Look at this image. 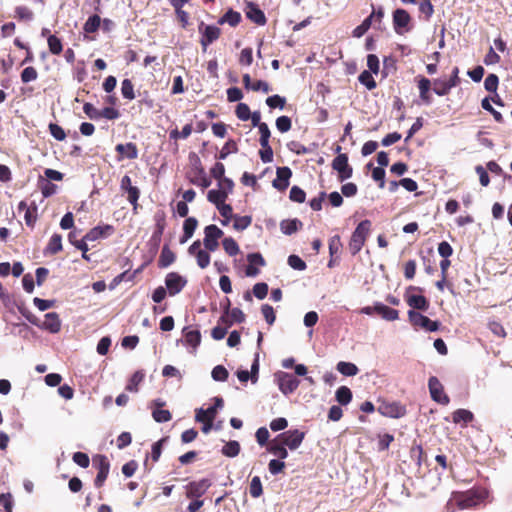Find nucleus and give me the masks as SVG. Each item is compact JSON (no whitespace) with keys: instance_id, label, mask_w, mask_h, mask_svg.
I'll list each match as a JSON object with an SVG mask.
<instances>
[{"instance_id":"774afa93","label":"nucleus","mask_w":512,"mask_h":512,"mask_svg":"<svg viewBox=\"0 0 512 512\" xmlns=\"http://www.w3.org/2000/svg\"><path fill=\"white\" fill-rule=\"evenodd\" d=\"M250 108L247 104L245 103H239L237 106H236V110H235V114L236 116L242 120V121H247L250 119Z\"/></svg>"},{"instance_id":"58836bf2","label":"nucleus","mask_w":512,"mask_h":512,"mask_svg":"<svg viewBox=\"0 0 512 512\" xmlns=\"http://www.w3.org/2000/svg\"><path fill=\"white\" fill-rule=\"evenodd\" d=\"M101 25V18L99 15L94 14L90 16L87 21L84 23L83 30L86 33H94L96 32Z\"/></svg>"},{"instance_id":"5fc2aeb1","label":"nucleus","mask_w":512,"mask_h":512,"mask_svg":"<svg viewBox=\"0 0 512 512\" xmlns=\"http://www.w3.org/2000/svg\"><path fill=\"white\" fill-rule=\"evenodd\" d=\"M15 17L21 21H30L33 19L34 14L32 10L26 6H17L15 8Z\"/></svg>"},{"instance_id":"a211bd4d","label":"nucleus","mask_w":512,"mask_h":512,"mask_svg":"<svg viewBox=\"0 0 512 512\" xmlns=\"http://www.w3.org/2000/svg\"><path fill=\"white\" fill-rule=\"evenodd\" d=\"M113 232H114V227L112 225H109V224L99 225V226H96V227L90 229L85 234V239H87L88 241H96L100 238H106V237L110 236L111 234H113Z\"/></svg>"},{"instance_id":"e433bc0d","label":"nucleus","mask_w":512,"mask_h":512,"mask_svg":"<svg viewBox=\"0 0 512 512\" xmlns=\"http://www.w3.org/2000/svg\"><path fill=\"white\" fill-rule=\"evenodd\" d=\"M144 373L142 371H136L130 378L128 384L125 387L126 391L129 392H138L139 384L144 380Z\"/></svg>"},{"instance_id":"423d86ee","label":"nucleus","mask_w":512,"mask_h":512,"mask_svg":"<svg viewBox=\"0 0 512 512\" xmlns=\"http://www.w3.org/2000/svg\"><path fill=\"white\" fill-rule=\"evenodd\" d=\"M377 411L385 416V417H391V418H400L403 417L406 414V408L404 405H402L400 402L397 401H386L382 400L380 401Z\"/></svg>"},{"instance_id":"9b49d317","label":"nucleus","mask_w":512,"mask_h":512,"mask_svg":"<svg viewBox=\"0 0 512 512\" xmlns=\"http://www.w3.org/2000/svg\"><path fill=\"white\" fill-rule=\"evenodd\" d=\"M201 245L202 243L200 240L194 241L189 246L188 253L196 258L197 265L201 269H205L209 266L211 257L209 254L210 251L206 250V248L201 249Z\"/></svg>"},{"instance_id":"338daca9","label":"nucleus","mask_w":512,"mask_h":512,"mask_svg":"<svg viewBox=\"0 0 512 512\" xmlns=\"http://www.w3.org/2000/svg\"><path fill=\"white\" fill-rule=\"evenodd\" d=\"M72 460L81 468H87L90 464L89 456L84 452H75L72 456Z\"/></svg>"},{"instance_id":"bb28decb","label":"nucleus","mask_w":512,"mask_h":512,"mask_svg":"<svg viewBox=\"0 0 512 512\" xmlns=\"http://www.w3.org/2000/svg\"><path fill=\"white\" fill-rule=\"evenodd\" d=\"M175 259V253L169 248L168 245H164L158 259V266L160 268H166L173 264Z\"/></svg>"},{"instance_id":"f8f14e48","label":"nucleus","mask_w":512,"mask_h":512,"mask_svg":"<svg viewBox=\"0 0 512 512\" xmlns=\"http://www.w3.org/2000/svg\"><path fill=\"white\" fill-rule=\"evenodd\" d=\"M187 284V279L177 272H170L165 277V285L170 296L180 293Z\"/></svg>"},{"instance_id":"de8ad7c7","label":"nucleus","mask_w":512,"mask_h":512,"mask_svg":"<svg viewBox=\"0 0 512 512\" xmlns=\"http://www.w3.org/2000/svg\"><path fill=\"white\" fill-rule=\"evenodd\" d=\"M249 492L253 498H259L263 494V487L259 476H254L251 479Z\"/></svg>"},{"instance_id":"2eb2a0df","label":"nucleus","mask_w":512,"mask_h":512,"mask_svg":"<svg viewBox=\"0 0 512 512\" xmlns=\"http://www.w3.org/2000/svg\"><path fill=\"white\" fill-rule=\"evenodd\" d=\"M278 381L279 389L286 395L294 392L300 384V381L294 375L285 372L279 375Z\"/></svg>"},{"instance_id":"412c9836","label":"nucleus","mask_w":512,"mask_h":512,"mask_svg":"<svg viewBox=\"0 0 512 512\" xmlns=\"http://www.w3.org/2000/svg\"><path fill=\"white\" fill-rule=\"evenodd\" d=\"M406 302L414 311H427L430 306L429 301L423 295H406Z\"/></svg>"},{"instance_id":"6ab92c4d","label":"nucleus","mask_w":512,"mask_h":512,"mask_svg":"<svg viewBox=\"0 0 512 512\" xmlns=\"http://www.w3.org/2000/svg\"><path fill=\"white\" fill-rule=\"evenodd\" d=\"M246 17L253 23L263 26L266 24L267 19L264 12L255 3H248L246 9Z\"/></svg>"},{"instance_id":"c03bdc74","label":"nucleus","mask_w":512,"mask_h":512,"mask_svg":"<svg viewBox=\"0 0 512 512\" xmlns=\"http://www.w3.org/2000/svg\"><path fill=\"white\" fill-rule=\"evenodd\" d=\"M121 94L129 101L135 99L134 85L130 79H124L121 83Z\"/></svg>"},{"instance_id":"20e7f679","label":"nucleus","mask_w":512,"mask_h":512,"mask_svg":"<svg viewBox=\"0 0 512 512\" xmlns=\"http://www.w3.org/2000/svg\"><path fill=\"white\" fill-rule=\"evenodd\" d=\"M93 466L97 469L94 485L101 488L109 475L110 462L105 455L97 454L93 457Z\"/></svg>"},{"instance_id":"f257e3e1","label":"nucleus","mask_w":512,"mask_h":512,"mask_svg":"<svg viewBox=\"0 0 512 512\" xmlns=\"http://www.w3.org/2000/svg\"><path fill=\"white\" fill-rule=\"evenodd\" d=\"M370 230L371 221L366 219L361 221L353 231L348 244L349 251L353 256L361 251L370 233Z\"/></svg>"},{"instance_id":"052dcab7","label":"nucleus","mask_w":512,"mask_h":512,"mask_svg":"<svg viewBox=\"0 0 512 512\" xmlns=\"http://www.w3.org/2000/svg\"><path fill=\"white\" fill-rule=\"evenodd\" d=\"M499 84V78L496 74H489L484 81V87L487 91L495 93Z\"/></svg>"},{"instance_id":"7c9ffc66","label":"nucleus","mask_w":512,"mask_h":512,"mask_svg":"<svg viewBox=\"0 0 512 512\" xmlns=\"http://www.w3.org/2000/svg\"><path fill=\"white\" fill-rule=\"evenodd\" d=\"M241 14L233 9H229L219 20L220 25L228 23L231 27H236L241 22Z\"/></svg>"},{"instance_id":"79ce46f5","label":"nucleus","mask_w":512,"mask_h":512,"mask_svg":"<svg viewBox=\"0 0 512 512\" xmlns=\"http://www.w3.org/2000/svg\"><path fill=\"white\" fill-rule=\"evenodd\" d=\"M222 245L229 256H236L240 252L237 242L232 237L224 238Z\"/></svg>"},{"instance_id":"ea45409f","label":"nucleus","mask_w":512,"mask_h":512,"mask_svg":"<svg viewBox=\"0 0 512 512\" xmlns=\"http://www.w3.org/2000/svg\"><path fill=\"white\" fill-rule=\"evenodd\" d=\"M337 370L345 376H354L358 373V367L351 362L341 361L337 364Z\"/></svg>"},{"instance_id":"69168bd1","label":"nucleus","mask_w":512,"mask_h":512,"mask_svg":"<svg viewBox=\"0 0 512 512\" xmlns=\"http://www.w3.org/2000/svg\"><path fill=\"white\" fill-rule=\"evenodd\" d=\"M211 374L215 381H226L229 376L227 369L222 365L215 366Z\"/></svg>"},{"instance_id":"9d476101","label":"nucleus","mask_w":512,"mask_h":512,"mask_svg":"<svg viewBox=\"0 0 512 512\" xmlns=\"http://www.w3.org/2000/svg\"><path fill=\"white\" fill-rule=\"evenodd\" d=\"M199 32L201 33L200 44L204 52L207 50V47L216 41L221 35L219 27L214 25H205L203 22L199 25Z\"/></svg>"},{"instance_id":"37998d69","label":"nucleus","mask_w":512,"mask_h":512,"mask_svg":"<svg viewBox=\"0 0 512 512\" xmlns=\"http://www.w3.org/2000/svg\"><path fill=\"white\" fill-rule=\"evenodd\" d=\"M221 452L227 457H235L240 452V444L235 440L229 441L222 447Z\"/></svg>"},{"instance_id":"c85d7f7f","label":"nucleus","mask_w":512,"mask_h":512,"mask_svg":"<svg viewBox=\"0 0 512 512\" xmlns=\"http://www.w3.org/2000/svg\"><path fill=\"white\" fill-rule=\"evenodd\" d=\"M267 450L280 459H285L288 457L286 446L279 440H276V438L269 442Z\"/></svg>"},{"instance_id":"8fccbe9b","label":"nucleus","mask_w":512,"mask_h":512,"mask_svg":"<svg viewBox=\"0 0 512 512\" xmlns=\"http://www.w3.org/2000/svg\"><path fill=\"white\" fill-rule=\"evenodd\" d=\"M39 186L44 197H50L56 193L57 186L49 180L40 179Z\"/></svg>"},{"instance_id":"e2e57ef3","label":"nucleus","mask_w":512,"mask_h":512,"mask_svg":"<svg viewBox=\"0 0 512 512\" xmlns=\"http://www.w3.org/2000/svg\"><path fill=\"white\" fill-rule=\"evenodd\" d=\"M50 134L58 141H63L66 138L64 129L56 123H50L48 126Z\"/></svg>"},{"instance_id":"4c0bfd02","label":"nucleus","mask_w":512,"mask_h":512,"mask_svg":"<svg viewBox=\"0 0 512 512\" xmlns=\"http://www.w3.org/2000/svg\"><path fill=\"white\" fill-rule=\"evenodd\" d=\"M47 43H48L49 51L53 55L61 54V52L63 50V45H62V41L59 37H57L56 35H48Z\"/></svg>"},{"instance_id":"c756f323","label":"nucleus","mask_w":512,"mask_h":512,"mask_svg":"<svg viewBox=\"0 0 512 512\" xmlns=\"http://www.w3.org/2000/svg\"><path fill=\"white\" fill-rule=\"evenodd\" d=\"M60 251H62V236L54 233L45 248V253L55 255Z\"/></svg>"},{"instance_id":"09e8293b","label":"nucleus","mask_w":512,"mask_h":512,"mask_svg":"<svg viewBox=\"0 0 512 512\" xmlns=\"http://www.w3.org/2000/svg\"><path fill=\"white\" fill-rule=\"evenodd\" d=\"M236 152H238L237 143L234 140L230 139L222 147V149H221L220 153L218 154L217 158L220 159V160H224V159H226V157L230 153H236Z\"/></svg>"},{"instance_id":"13d9d810","label":"nucleus","mask_w":512,"mask_h":512,"mask_svg":"<svg viewBox=\"0 0 512 512\" xmlns=\"http://www.w3.org/2000/svg\"><path fill=\"white\" fill-rule=\"evenodd\" d=\"M266 104L272 109H275V108L283 109L286 105V99L280 95L275 94V95L269 96L266 99Z\"/></svg>"},{"instance_id":"72a5a7b5","label":"nucleus","mask_w":512,"mask_h":512,"mask_svg":"<svg viewBox=\"0 0 512 512\" xmlns=\"http://www.w3.org/2000/svg\"><path fill=\"white\" fill-rule=\"evenodd\" d=\"M433 91L438 96H446L449 94L450 90L454 88L448 80L443 79H435L434 82Z\"/></svg>"},{"instance_id":"f3484780","label":"nucleus","mask_w":512,"mask_h":512,"mask_svg":"<svg viewBox=\"0 0 512 512\" xmlns=\"http://www.w3.org/2000/svg\"><path fill=\"white\" fill-rule=\"evenodd\" d=\"M115 151L119 154L118 161H121L124 158L134 160L138 157V148L137 145L133 142H128L126 144H117L115 147Z\"/></svg>"},{"instance_id":"dca6fc26","label":"nucleus","mask_w":512,"mask_h":512,"mask_svg":"<svg viewBox=\"0 0 512 512\" xmlns=\"http://www.w3.org/2000/svg\"><path fill=\"white\" fill-rule=\"evenodd\" d=\"M247 261L249 265L245 270V274L248 277H255L259 274V269L256 266H265L266 261L260 253H250L247 255Z\"/></svg>"},{"instance_id":"bf43d9fd","label":"nucleus","mask_w":512,"mask_h":512,"mask_svg":"<svg viewBox=\"0 0 512 512\" xmlns=\"http://www.w3.org/2000/svg\"><path fill=\"white\" fill-rule=\"evenodd\" d=\"M13 504L14 500L11 493L0 494V507H2L5 512H12Z\"/></svg>"},{"instance_id":"1a4fd4ad","label":"nucleus","mask_w":512,"mask_h":512,"mask_svg":"<svg viewBox=\"0 0 512 512\" xmlns=\"http://www.w3.org/2000/svg\"><path fill=\"white\" fill-rule=\"evenodd\" d=\"M428 388L433 401L447 405L450 402L449 396L444 392V387L436 376H431L428 380Z\"/></svg>"},{"instance_id":"864d4df0","label":"nucleus","mask_w":512,"mask_h":512,"mask_svg":"<svg viewBox=\"0 0 512 512\" xmlns=\"http://www.w3.org/2000/svg\"><path fill=\"white\" fill-rule=\"evenodd\" d=\"M21 81L24 84L35 81L38 78V72L33 66H28L23 69L20 75Z\"/></svg>"},{"instance_id":"0e129e2a","label":"nucleus","mask_w":512,"mask_h":512,"mask_svg":"<svg viewBox=\"0 0 512 512\" xmlns=\"http://www.w3.org/2000/svg\"><path fill=\"white\" fill-rule=\"evenodd\" d=\"M276 127L281 133L288 132L292 127V121L288 116H280L276 119Z\"/></svg>"},{"instance_id":"f704fd0d","label":"nucleus","mask_w":512,"mask_h":512,"mask_svg":"<svg viewBox=\"0 0 512 512\" xmlns=\"http://www.w3.org/2000/svg\"><path fill=\"white\" fill-rule=\"evenodd\" d=\"M216 414V407H209L206 410L199 408L196 410L195 420L213 422Z\"/></svg>"},{"instance_id":"7ed1b4c3","label":"nucleus","mask_w":512,"mask_h":512,"mask_svg":"<svg viewBox=\"0 0 512 512\" xmlns=\"http://www.w3.org/2000/svg\"><path fill=\"white\" fill-rule=\"evenodd\" d=\"M212 482L208 478L190 481L184 486L185 496L188 499H201L211 487Z\"/></svg>"},{"instance_id":"f03ea898","label":"nucleus","mask_w":512,"mask_h":512,"mask_svg":"<svg viewBox=\"0 0 512 512\" xmlns=\"http://www.w3.org/2000/svg\"><path fill=\"white\" fill-rule=\"evenodd\" d=\"M408 319L411 325L418 329H423L425 331L434 332L437 331L440 327V322L433 321L429 319L427 316L421 314L418 311L409 310L408 311Z\"/></svg>"},{"instance_id":"5701e85b","label":"nucleus","mask_w":512,"mask_h":512,"mask_svg":"<svg viewBox=\"0 0 512 512\" xmlns=\"http://www.w3.org/2000/svg\"><path fill=\"white\" fill-rule=\"evenodd\" d=\"M198 226V220L195 217H187L183 223V235L180 237L181 244L186 243L194 234Z\"/></svg>"},{"instance_id":"603ef678","label":"nucleus","mask_w":512,"mask_h":512,"mask_svg":"<svg viewBox=\"0 0 512 512\" xmlns=\"http://www.w3.org/2000/svg\"><path fill=\"white\" fill-rule=\"evenodd\" d=\"M126 193H127V200L133 206V211L136 213L138 206H139L138 200L140 197V190L138 187L132 186L131 188H129L126 191Z\"/></svg>"},{"instance_id":"49530a36","label":"nucleus","mask_w":512,"mask_h":512,"mask_svg":"<svg viewBox=\"0 0 512 512\" xmlns=\"http://www.w3.org/2000/svg\"><path fill=\"white\" fill-rule=\"evenodd\" d=\"M358 80L361 84H363L368 90H373L376 88L377 84L372 76V72L364 70L360 73Z\"/></svg>"},{"instance_id":"39448f33","label":"nucleus","mask_w":512,"mask_h":512,"mask_svg":"<svg viewBox=\"0 0 512 512\" xmlns=\"http://www.w3.org/2000/svg\"><path fill=\"white\" fill-rule=\"evenodd\" d=\"M223 231L214 224H210L204 228L203 245L206 250L214 252L219 247V239L223 236Z\"/></svg>"},{"instance_id":"680f3d73","label":"nucleus","mask_w":512,"mask_h":512,"mask_svg":"<svg viewBox=\"0 0 512 512\" xmlns=\"http://www.w3.org/2000/svg\"><path fill=\"white\" fill-rule=\"evenodd\" d=\"M261 150L259 151V155L261 160L264 163H270L273 161V150L269 143L260 144Z\"/></svg>"},{"instance_id":"393cba45","label":"nucleus","mask_w":512,"mask_h":512,"mask_svg":"<svg viewBox=\"0 0 512 512\" xmlns=\"http://www.w3.org/2000/svg\"><path fill=\"white\" fill-rule=\"evenodd\" d=\"M418 89L420 99L427 105L431 104L432 97L430 94L431 81L428 78L421 77L418 80Z\"/></svg>"},{"instance_id":"473e14b6","label":"nucleus","mask_w":512,"mask_h":512,"mask_svg":"<svg viewBox=\"0 0 512 512\" xmlns=\"http://www.w3.org/2000/svg\"><path fill=\"white\" fill-rule=\"evenodd\" d=\"M38 219V208L35 202H32L31 205H29V208L25 211L24 214V220L28 227L34 228L36 222Z\"/></svg>"},{"instance_id":"2f4dec72","label":"nucleus","mask_w":512,"mask_h":512,"mask_svg":"<svg viewBox=\"0 0 512 512\" xmlns=\"http://www.w3.org/2000/svg\"><path fill=\"white\" fill-rule=\"evenodd\" d=\"M452 420L455 424H459L461 422H463L464 424H468L474 420V415L469 410L457 409L452 414Z\"/></svg>"},{"instance_id":"ddd939ff","label":"nucleus","mask_w":512,"mask_h":512,"mask_svg":"<svg viewBox=\"0 0 512 512\" xmlns=\"http://www.w3.org/2000/svg\"><path fill=\"white\" fill-rule=\"evenodd\" d=\"M411 22L410 14L404 9H396L393 12V27L397 34L402 35L409 31Z\"/></svg>"},{"instance_id":"4be33fe9","label":"nucleus","mask_w":512,"mask_h":512,"mask_svg":"<svg viewBox=\"0 0 512 512\" xmlns=\"http://www.w3.org/2000/svg\"><path fill=\"white\" fill-rule=\"evenodd\" d=\"M153 404L156 406V408L152 411V417L156 422L165 423L172 419V415L169 410L161 409V407L165 404L164 402L157 399L153 402Z\"/></svg>"},{"instance_id":"aec40b11","label":"nucleus","mask_w":512,"mask_h":512,"mask_svg":"<svg viewBox=\"0 0 512 512\" xmlns=\"http://www.w3.org/2000/svg\"><path fill=\"white\" fill-rule=\"evenodd\" d=\"M42 328L48 330L51 333H58L61 329V320L58 313L49 312L45 314V319L42 324Z\"/></svg>"},{"instance_id":"4468645a","label":"nucleus","mask_w":512,"mask_h":512,"mask_svg":"<svg viewBox=\"0 0 512 512\" xmlns=\"http://www.w3.org/2000/svg\"><path fill=\"white\" fill-rule=\"evenodd\" d=\"M292 170L287 167H278L276 170V178L272 181V186L278 191H285L289 186Z\"/></svg>"},{"instance_id":"a18cd8bd","label":"nucleus","mask_w":512,"mask_h":512,"mask_svg":"<svg viewBox=\"0 0 512 512\" xmlns=\"http://www.w3.org/2000/svg\"><path fill=\"white\" fill-rule=\"evenodd\" d=\"M233 220H234L233 228L238 231L245 230L252 223V217L247 216V215H245V216L234 215Z\"/></svg>"},{"instance_id":"a19ab883","label":"nucleus","mask_w":512,"mask_h":512,"mask_svg":"<svg viewBox=\"0 0 512 512\" xmlns=\"http://www.w3.org/2000/svg\"><path fill=\"white\" fill-rule=\"evenodd\" d=\"M336 400L341 405H347L352 400V392L347 386H341L336 391Z\"/></svg>"},{"instance_id":"a878e982","label":"nucleus","mask_w":512,"mask_h":512,"mask_svg":"<svg viewBox=\"0 0 512 512\" xmlns=\"http://www.w3.org/2000/svg\"><path fill=\"white\" fill-rule=\"evenodd\" d=\"M183 335L185 339V344L196 348L200 345L201 342V333L197 329H190V327L183 328Z\"/></svg>"},{"instance_id":"cd10ccee","label":"nucleus","mask_w":512,"mask_h":512,"mask_svg":"<svg viewBox=\"0 0 512 512\" xmlns=\"http://www.w3.org/2000/svg\"><path fill=\"white\" fill-rule=\"evenodd\" d=\"M302 222L295 219H285L282 220L280 223V229L282 233L286 235H292L293 233L297 232L302 227Z\"/></svg>"},{"instance_id":"6e6d98bb","label":"nucleus","mask_w":512,"mask_h":512,"mask_svg":"<svg viewBox=\"0 0 512 512\" xmlns=\"http://www.w3.org/2000/svg\"><path fill=\"white\" fill-rule=\"evenodd\" d=\"M372 25V17H367L363 20V22L358 25L352 32L353 37L360 38L362 37L371 27Z\"/></svg>"},{"instance_id":"6e6552de","label":"nucleus","mask_w":512,"mask_h":512,"mask_svg":"<svg viewBox=\"0 0 512 512\" xmlns=\"http://www.w3.org/2000/svg\"><path fill=\"white\" fill-rule=\"evenodd\" d=\"M304 438L305 432L293 429L279 434L276 440L282 442L290 450H296L302 444Z\"/></svg>"},{"instance_id":"b1692460","label":"nucleus","mask_w":512,"mask_h":512,"mask_svg":"<svg viewBox=\"0 0 512 512\" xmlns=\"http://www.w3.org/2000/svg\"><path fill=\"white\" fill-rule=\"evenodd\" d=\"M374 310L377 315L381 316L387 321H394L399 317L398 310L390 308L382 303H375Z\"/></svg>"},{"instance_id":"3c124183","label":"nucleus","mask_w":512,"mask_h":512,"mask_svg":"<svg viewBox=\"0 0 512 512\" xmlns=\"http://www.w3.org/2000/svg\"><path fill=\"white\" fill-rule=\"evenodd\" d=\"M216 208L219 211L220 215L224 218V220H222L221 223L223 225H227L228 222L234 217L232 206L230 204L224 203L217 206Z\"/></svg>"},{"instance_id":"4d7b16f0","label":"nucleus","mask_w":512,"mask_h":512,"mask_svg":"<svg viewBox=\"0 0 512 512\" xmlns=\"http://www.w3.org/2000/svg\"><path fill=\"white\" fill-rule=\"evenodd\" d=\"M289 199L296 203H303L306 199V193L299 186H293L289 193Z\"/></svg>"},{"instance_id":"0eeeda50","label":"nucleus","mask_w":512,"mask_h":512,"mask_svg":"<svg viewBox=\"0 0 512 512\" xmlns=\"http://www.w3.org/2000/svg\"><path fill=\"white\" fill-rule=\"evenodd\" d=\"M333 170L338 173V180L343 182L346 179L352 177L353 168L348 163V156L345 153H339L331 164Z\"/></svg>"},{"instance_id":"c9c22d12","label":"nucleus","mask_w":512,"mask_h":512,"mask_svg":"<svg viewBox=\"0 0 512 512\" xmlns=\"http://www.w3.org/2000/svg\"><path fill=\"white\" fill-rule=\"evenodd\" d=\"M228 195L225 194L224 191H220L219 189L209 190L207 193V199L209 202L213 203L216 207L224 204Z\"/></svg>"}]
</instances>
